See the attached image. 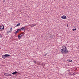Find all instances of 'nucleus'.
Segmentation results:
<instances>
[{"label":"nucleus","mask_w":79,"mask_h":79,"mask_svg":"<svg viewBox=\"0 0 79 79\" xmlns=\"http://www.w3.org/2000/svg\"><path fill=\"white\" fill-rule=\"evenodd\" d=\"M65 46L64 45L62 47V49L60 51L63 53H66L68 52V51L67 50V48L66 47L64 48L63 47H64Z\"/></svg>","instance_id":"f257e3e1"},{"label":"nucleus","mask_w":79,"mask_h":79,"mask_svg":"<svg viewBox=\"0 0 79 79\" xmlns=\"http://www.w3.org/2000/svg\"><path fill=\"white\" fill-rule=\"evenodd\" d=\"M9 56H10V55L8 54H6L4 55H2V58H3V59H5L6 57H8Z\"/></svg>","instance_id":"f03ea898"},{"label":"nucleus","mask_w":79,"mask_h":79,"mask_svg":"<svg viewBox=\"0 0 79 79\" xmlns=\"http://www.w3.org/2000/svg\"><path fill=\"white\" fill-rule=\"evenodd\" d=\"M4 75L6 76H11V75L8 73H5L4 74Z\"/></svg>","instance_id":"7ed1b4c3"},{"label":"nucleus","mask_w":79,"mask_h":79,"mask_svg":"<svg viewBox=\"0 0 79 79\" xmlns=\"http://www.w3.org/2000/svg\"><path fill=\"white\" fill-rule=\"evenodd\" d=\"M61 18H62V19H66V17L64 15L62 16Z\"/></svg>","instance_id":"20e7f679"},{"label":"nucleus","mask_w":79,"mask_h":79,"mask_svg":"<svg viewBox=\"0 0 79 79\" xmlns=\"http://www.w3.org/2000/svg\"><path fill=\"white\" fill-rule=\"evenodd\" d=\"M4 29V27L2 25L0 27V29Z\"/></svg>","instance_id":"39448f33"},{"label":"nucleus","mask_w":79,"mask_h":79,"mask_svg":"<svg viewBox=\"0 0 79 79\" xmlns=\"http://www.w3.org/2000/svg\"><path fill=\"white\" fill-rule=\"evenodd\" d=\"M24 30H26V27H22L21 29H20V31H21V30H24Z\"/></svg>","instance_id":"423d86ee"},{"label":"nucleus","mask_w":79,"mask_h":79,"mask_svg":"<svg viewBox=\"0 0 79 79\" xmlns=\"http://www.w3.org/2000/svg\"><path fill=\"white\" fill-rule=\"evenodd\" d=\"M18 72L15 71V72H13L12 73V74L13 75H15V74H16V73H17Z\"/></svg>","instance_id":"0eeeda50"},{"label":"nucleus","mask_w":79,"mask_h":79,"mask_svg":"<svg viewBox=\"0 0 79 79\" xmlns=\"http://www.w3.org/2000/svg\"><path fill=\"white\" fill-rule=\"evenodd\" d=\"M22 36V35H18V37L19 39H20L21 37Z\"/></svg>","instance_id":"6e6552de"},{"label":"nucleus","mask_w":79,"mask_h":79,"mask_svg":"<svg viewBox=\"0 0 79 79\" xmlns=\"http://www.w3.org/2000/svg\"><path fill=\"white\" fill-rule=\"evenodd\" d=\"M33 61L34 63H35V64H36L37 63V62H36V61H35V60H33Z\"/></svg>","instance_id":"1a4fd4ad"},{"label":"nucleus","mask_w":79,"mask_h":79,"mask_svg":"<svg viewBox=\"0 0 79 79\" xmlns=\"http://www.w3.org/2000/svg\"><path fill=\"white\" fill-rule=\"evenodd\" d=\"M20 23H18L17 25L16 26V27H17V26H20Z\"/></svg>","instance_id":"9d476101"},{"label":"nucleus","mask_w":79,"mask_h":79,"mask_svg":"<svg viewBox=\"0 0 79 79\" xmlns=\"http://www.w3.org/2000/svg\"><path fill=\"white\" fill-rule=\"evenodd\" d=\"M19 31H20V29H18L17 30V32H19Z\"/></svg>","instance_id":"9b49d317"},{"label":"nucleus","mask_w":79,"mask_h":79,"mask_svg":"<svg viewBox=\"0 0 79 79\" xmlns=\"http://www.w3.org/2000/svg\"><path fill=\"white\" fill-rule=\"evenodd\" d=\"M24 35V32L22 33V35Z\"/></svg>","instance_id":"f8f14e48"},{"label":"nucleus","mask_w":79,"mask_h":79,"mask_svg":"<svg viewBox=\"0 0 79 79\" xmlns=\"http://www.w3.org/2000/svg\"><path fill=\"white\" fill-rule=\"evenodd\" d=\"M53 36L52 35L51 36V38H53Z\"/></svg>","instance_id":"ddd939ff"},{"label":"nucleus","mask_w":79,"mask_h":79,"mask_svg":"<svg viewBox=\"0 0 79 79\" xmlns=\"http://www.w3.org/2000/svg\"><path fill=\"white\" fill-rule=\"evenodd\" d=\"M75 74H76V73H73V75L74 76V75H75Z\"/></svg>","instance_id":"4468645a"},{"label":"nucleus","mask_w":79,"mask_h":79,"mask_svg":"<svg viewBox=\"0 0 79 79\" xmlns=\"http://www.w3.org/2000/svg\"><path fill=\"white\" fill-rule=\"evenodd\" d=\"M15 34H17L18 33V32L16 31L15 32Z\"/></svg>","instance_id":"2eb2a0df"},{"label":"nucleus","mask_w":79,"mask_h":79,"mask_svg":"<svg viewBox=\"0 0 79 79\" xmlns=\"http://www.w3.org/2000/svg\"><path fill=\"white\" fill-rule=\"evenodd\" d=\"M69 61L70 62H72V60H69Z\"/></svg>","instance_id":"dca6fc26"},{"label":"nucleus","mask_w":79,"mask_h":79,"mask_svg":"<svg viewBox=\"0 0 79 79\" xmlns=\"http://www.w3.org/2000/svg\"><path fill=\"white\" fill-rule=\"evenodd\" d=\"M46 54L45 55H44V56H46V55H47V54H48V53H45Z\"/></svg>","instance_id":"f3484780"},{"label":"nucleus","mask_w":79,"mask_h":79,"mask_svg":"<svg viewBox=\"0 0 79 79\" xmlns=\"http://www.w3.org/2000/svg\"><path fill=\"white\" fill-rule=\"evenodd\" d=\"M2 37V35H0V38Z\"/></svg>","instance_id":"a211bd4d"},{"label":"nucleus","mask_w":79,"mask_h":79,"mask_svg":"<svg viewBox=\"0 0 79 79\" xmlns=\"http://www.w3.org/2000/svg\"><path fill=\"white\" fill-rule=\"evenodd\" d=\"M36 25H33V26H32V27H34V26H35Z\"/></svg>","instance_id":"6ab92c4d"},{"label":"nucleus","mask_w":79,"mask_h":79,"mask_svg":"<svg viewBox=\"0 0 79 79\" xmlns=\"http://www.w3.org/2000/svg\"><path fill=\"white\" fill-rule=\"evenodd\" d=\"M73 31H75L74 29H73Z\"/></svg>","instance_id":"aec40b11"},{"label":"nucleus","mask_w":79,"mask_h":79,"mask_svg":"<svg viewBox=\"0 0 79 79\" xmlns=\"http://www.w3.org/2000/svg\"><path fill=\"white\" fill-rule=\"evenodd\" d=\"M72 75V74H71V73H70L69 74V75H70V76H71Z\"/></svg>","instance_id":"412c9836"},{"label":"nucleus","mask_w":79,"mask_h":79,"mask_svg":"<svg viewBox=\"0 0 79 79\" xmlns=\"http://www.w3.org/2000/svg\"><path fill=\"white\" fill-rule=\"evenodd\" d=\"M74 29L75 30H76V29H76V28H75Z\"/></svg>","instance_id":"4be33fe9"},{"label":"nucleus","mask_w":79,"mask_h":79,"mask_svg":"<svg viewBox=\"0 0 79 79\" xmlns=\"http://www.w3.org/2000/svg\"><path fill=\"white\" fill-rule=\"evenodd\" d=\"M9 32H11V31H9Z\"/></svg>","instance_id":"5701e85b"},{"label":"nucleus","mask_w":79,"mask_h":79,"mask_svg":"<svg viewBox=\"0 0 79 79\" xmlns=\"http://www.w3.org/2000/svg\"><path fill=\"white\" fill-rule=\"evenodd\" d=\"M67 27H68L69 26H68V25H67Z\"/></svg>","instance_id":"b1692460"},{"label":"nucleus","mask_w":79,"mask_h":79,"mask_svg":"<svg viewBox=\"0 0 79 79\" xmlns=\"http://www.w3.org/2000/svg\"><path fill=\"white\" fill-rule=\"evenodd\" d=\"M11 29H12V28H11Z\"/></svg>","instance_id":"393cba45"},{"label":"nucleus","mask_w":79,"mask_h":79,"mask_svg":"<svg viewBox=\"0 0 79 79\" xmlns=\"http://www.w3.org/2000/svg\"><path fill=\"white\" fill-rule=\"evenodd\" d=\"M7 33H8V34L9 33L8 32H7Z\"/></svg>","instance_id":"a878e982"},{"label":"nucleus","mask_w":79,"mask_h":79,"mask_svg":"<svg viewBox=\"0 0 79 79\" xmlns=\"http://www.w3.org/2000/svg\"><path fill=\"white\" fill-rule=\"evenodd\" d=\"M5 0H4V1H5Z\"/></svg>","instance_id":"bb28decb"}]
</instances>
